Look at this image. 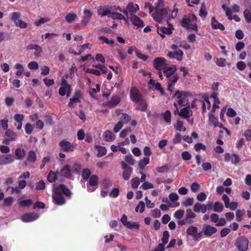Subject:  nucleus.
<instances>
[{"label": "nucleus", "mask_w": 251, "mask_h": 251, "mask_svg": "<svg viewBox=\"0 0 251 251\" xmlns=\"http://www.w3.org/2000/svg\"><path fill=\"white\" fill-rule=\"evenodd\" d=\"M183 122L180 120H177L176 125L175 126L176 129L178 131H183L186 130V128L183 127Z\"/></svg>", "instance_id": "60"}, {"label": "nucleus", "mask_w": 251, "mask_h": 251, "mask_svg": "<svg viewBox=\"0 0 251 251\" xmlns=\"http://www.w3.org/2000/svg\"><path fill=\"white\" fill-rule=\"evenodd\" d=\"M224 206L222 202L216 201L214 203L213 207V210L216 212H221L224 210Z\"/></svg>", "instance_id": "37"}, {"label": "nucleus", "mask_w": 251, "mask_h": 251, "mask_svg": "<svg viewBox=\"0 0 251 251\" xmlns=\"http://www.w3.org/2000/svg\"><path fill=\"white\" fill-rule=\"evenodd\" d=\"M13 198L12 197H9L4 199L3 206H10L13 202Z\"/></svg>", "instance_id": "62"}, {"label": "nucleus", "mask_w": 251, "mask_h": 251, "mask_svg": "<svg viewBox=\"0 0 251 251\" xmlns=\"http://www.w3.org/2000/svg\"><path fill=\"white\" fill-rule=\"evenodd\" d=\"M196 216V214L191 209H187L186 210L185 218L187 220H192L190 219H194Z\"/></svg>", "instance_id": "47"}, {"label": "nucleus", "mask_w": 251, "mask_h": 251, "mask_svg": "<svg viewBox=\"0 0 251 251\" xmlns=\"http://www.w3.org/2000/svg\"><path fill=\"white\" fill-rule=\"evenodd\" d=\"M46 188V184L43 180H40L36 184V190H43Z\"/></svg>", "instance_id": "61"}, {"label": "nucleus", "mask_w": 251, "mask_h": 251, "mask_svg": "<svg viewBox=\"0 0 251 251\" xmlns=\"http://www.w3.org/2000/svg\"><path fill=\"white\" fill-rule=\"evenodd\" d=\"M99 39L101 41H102L103 43H104L106 44H108V45H110L111 46H113V45L115 43V41L114 40H113V39L109 40L108 39H107L106 37H105L104 36H99Z\"/></svg>", "instance_id": "53"}, {"label": "nucleus", "mask_w": 251, "mask_h": 251, "mask_svg": "<svg viewBox=\"0 0 251 251\" xmlns=\"http://www.w3.org/2000/svg\"><path fill=\"white\" fill-rule=\"evenodd\" d=\"M208 120L210 124L213 125L214 126L219 122L218 119L211 113L208 114Z\"/></svg>", "instance_id": "48"}, {"label": "nucleus", "mask_w": 251, "mask_h": 251, "mask_svg": "<svg viewBox=\"0 0 251 251\" xmlns=\"http://www.w3.org/2000/svg\"><path fill=\"white\" fill-rule=\"evenodd\" d=\"M32 204V201L30 199L21 201L19 202V205L21 207H25L29 206Z\"/></svg>", "instance_id": "50"}, {"label": "nucleus", "mask_w": 251, "mask_h": 251, "mask_svg": "<svg viewBox=\"0 0 251 251\" xmlns=\"http://www.w3.org/2000/svg\"><path fill=\"white\" fill-rule=\"evenodd\" d=\"M150 162V158L149 157H144L143 159H141L138 163L139 168L140 169H143L145 166L148 165Z\"/></svg>", "instance_id": "39"}, {"label": "nucleus", "mask_w": 251, "mask_h": 251, "mask_svg": "<svg viewBox=\"0 0 251 251\" xmlns=\"http://www.w3.org/2000/svg\"><path fill=\"white\" fill-rule=\"evenodd\" d=\"M122 169L124 170L123 173V179L127 180L130 178L131 173L132 172V168L128 166L125 162L122 161L121 162Z\"/></svg>", "instance_id": "12"}, {"label": "nucleus", "mask_w": 251, "mask_h": 251, "mask_svg": "<svg viewBox=\"0 0 251 251\" xmlns=\"http://www.w3.org/2000/svg\"><path fill=\"white\" fill-rule=\"evenodd\" d=\"M95 148L98 151V153L97 155L98 157H102L106 154L107 150L105 147L99 145H96Z\"/></svg>", "instance_id": "36"}, {"label": "nucleus", "mask_w": 251, "mask_h": 251, "mask_svg": "<svg viewBox=\"0 0 251 251\" xmlns=\"http://www.w3.org/2000/svg\"><path fill=\"white\" fill-rule=\"evenodd\" d=\"M2 155V158L3 159V162H4V165L10 164L12 163L15 160V157L14 155L11 154Z\"/></svg>", "instance_id": "34"}, {"label": "nucleus", "mask_w": 251, "mask_h": 251, "mask_svg": "<svg viewBox=\"0 0 251 251\" xmlns=\"http://www.w3.org/2000/svg\"><path fill=\"white\" fill-rule=\"evenodd\" d=\"M217 231V229L209 225H204L201 233H203L206 236L210 237Z\"/></svg>", "instance_id": "14"}, {"label": "nucleus", "mask_w": 251, "mask_h": 251, "mask_svg": "<svg viewBox=\"0 0 251 251\" xmlns=\"http://www.w3.org/2000/svg\"><path fill=\"white\" fill-rule=\"evenodd\" d=\"M190 96L189 93L185 91L177 90L174 97H176L177 99V103L180 105L186 106L188 104L187 97Z\"/></svg>", "instance_id": "3"}, {"label": "nucleus", "mask_w": 251, "mask_h": 251, "mask_svg": "<svg viewBox=\"0 0 251 251\" xmlns=\"http://www.w3.org/2000/svg\"><path fill=\"white\" fill-rule=\"evenodd\" d=\"M158 33L162 37H165V34L170 35L172 33V29L170 27L162 26L157 28Z\"/></svg>", "instance_id": "25"}, {"label": "nucleus", "mask_w": 251, "mask_h": 251, "mask_svg": "<svg viewBox=\"0 0 251 251\" xmlns=\"http://www.w3.org/2000/svg\"><path fill=\"white\" fill-rule=\"evenodd\" d=\"M56 188L59 190V191L61 192L67 197H71L72 192L64 184H60L58 186H56Z\"/></svg>", "instance_id": "24"}, {"label": "nucleus", "mask_w": 251, "mask_h": 251, "mask_svg": "<svg viewBox=\"0 0 251 251\" xmlns=\"http://www.w3.org/2000/svg\"><path fill=\"white\" fill-rule=\"evenodd\" d=\"M188 235L192 236L194 240H197L201 237V232H198V228L193 226H190L186 230Z\"/></svg>", "instance_id": "13"}, {"label": "nucleus", "mask_w": 251, "mask_h": 251, "mask_svg": "<svg viewBox=\"0 0 251 251\" xmlns=\"http://www.w3.org/2000/svg\"><path fill=\"white\" fill-rule=\"evenodd\" d=\"M211 27L213 29H219L222 31H223L225 29L224 25L220 23L214 17H213L211 18Z\"/></svg>", "instance_id": "26"}, {"label": "nucleus", "mask_w": 251, "mask_h": 251, "mask_svg": "<svg viewBox=\"0 0 251 251\" xmlns=\"http://www.w3.org/2000/svg\"><path fill=\"white\" fill-rule=\"evenodd\" d=\"M97 13L98 15L100 16V17H104V16H108V17H110V15L112 13V12L108 10H105L104 7L102 6H100L98 9Z\"/></svg>", "instance_id": "32"}, {"label": "nucleus", "mask_w": 251, "mask_h": 251, "mask_svg": "<svg viewBox=\"0 0 251 251\" xmlns=\"http://www.w3.org/2000/svg\"><path fill=\"white\" fill-rule=\"evenodd\" d=\"M134 51L136 56L139 59H141L144 61H146L149 58V56L148 55L141 53L137 48H135Z\"/></svg>", "instance_id": "51"}, {"label": "nucleus", "mask_w": 251, "mask_h": 251, "mask_svg": "<svg viewBox=\"0 0 251 251\" xmlns=\"http://www.w3.org/2000/svg\"><path fill=\"white\" fill-rule=\"evenodd\" d=\"M130 116L126 113H123L121 117V120L120 121L123 122V124H127L130 120Z\"/></svg>", "instance_id": "64"}, {"label": "nucleus", "mask_w": 251, "mask_h": 251, "mask_svg": "<svg viewBox=\"0 0 251 251\" xmlns=\"http://www.w3.org/2000/svg\"><path fill=\"white\" fill-rule=\"evenodd\" d=\"M177 70V68L176 65H172L170 66H166V68L163 70V73L166 77L170 78L172 75H176V72Z\"/></svg>", "instance_id": "19"}, {"label": "nucleus", "mask_w": 251, "mask_h": 251, "mask_svg": "<svg viewBox=\"0 0 251 251\" xmlns=\"http://www.w3.org/2000/svg\"><path fill=\"white\" fill-rule=\"evenodd\" d=\"M249 242L247 238L241 237L236 240L235 245L239 251H247L249 248Z\"/></svg>", "instance_id": "9"}, {"label": "nucleus", "mask_w": 251, "mask_h": 251, "mask_svg": "<svg viewBox=\"0 0 251 251\" xmlns=\"http://www.w3.org/2000/svg\"><path fill=\"white\" fill-rule=\"evenodd\" d=\"M39 218L38 214L35 212H30L24 214L22 217V220L25 222L33 221Z\"/></svg>", "instance_id": "18"}, {"label": "nucleus", "mask_w": 251, "mask_h": 251, "mask_svg": "<svg viewBox=\"0 0 251 251\" xmlns=\"http://www.w3.org/2000/svg\"><path fill=\"white\" fill-rule=\"evenodd\" d=\"M245 19L247 23H251V8L246 9L243 12Z\"/></svg>", "instance_id": "40"}, {"label": "nucleus", "mask_w": 251, "mask_h": 251, "mask_svg": "<svg viewBox=\"0 0 251 251\" xmlns=\"http://www.w3.org/2000/svg\"><path fill=\"white\" fill-rule=\"evenodd\" d=\"M27 159L30 162H35L36 160V154L35 152L33 151H30L28 152Z\"/></svg>", "instance_id": "41"}, {"label": "nucleus", "mask_w": 251, "mask_h": 251, "mask_svg": "<svg viewBox=\"0 0 251 251\" xmlns=\"http://www.w3.org/2000/svg\"><path fill=\"white\" fill-rule=\"evenodd\" d=\"M222 8L225 11L226 15L229 20H232V11L230 8L227 7L225 4H223Z\"/></svg>", "instance_id": "43"}, {"label": "nucleus", "mask_w": 251, "mask_h": 251, "mask_svg": "<svg viewBox=\"0 0 251 251\" xmlns=\"http://www.w3.org/2000/svg\"><path fill=\"white\" fill-rule=\"evenodd\" d=\"M50 20V19L48 18H41L39 20L36 21L34 22V25L37 26H39L42 24L48 22Z\"/></svg>", "instance_id": "58"}, {"label": "nucleus", "mask_w": 251, "mask_h": 251, "mask_svg": "<svg viewBox=\"0 0 251 251\" xmlns=\"http://www.w3.org/2000/svg\"><path fill=\"white\" fill-rule=\"evenodd\" d=\"M77 18V15L75 13H68L65 16L66 21L69 23H71L74 21H75Z\"/></svg>", "instance_id": "45"}, {"label": "nucleus", "mask_w": 251, "mask_h": 251, "mask_svg": "<svg viewBox=\"0 0 251 251\" xmlns=\"http://www.w3.org/2000/svg\"><path fill=\"white\" fill-rule=\"evenodd\" d=\"M59 175L67 178H70L72 176L70 167L68 165H65L59 172Z\"/></svg>", "instance_id": "22"}, {"label": "nucleus", "mask_w": 251, "mask_h": 251, "mask_svg": "<svg viewBox=\"0 0 251 251\" xmlns=\"http://www.w3.org/2000/svg\"><path fill=\"white\" fill-rule=\"evenodd\" d=\"M225 161L226 162H231L233 164H236L240 161L239 155L235 154H230L229 153H226L225 154Z\"/></svg>", "instance_id": "16"}, {"label": "nucleus", "mask_w": 251, "mask_h": 251, "mask_svg": "<svg viewBox=\"0 0 251 251\" xmlns=\"http://www.w3.org/2000/svg\"><path fill=\"white\" fill-rule=\"evenodd\" d=\"M166 55L170 59L176 58L177 60L181 61L183 59V52L181 50H177L174 52L169 51Z\"/></svg>", "instance_id": "15"}, {"label": "nucleus", "mask_w": 251, "mask_h": 251, "mask_svg": "<svg viewBox=\"0 0 251 251\" xmlns=\"http://www.w3.org/2000/svg\"><path fill=\"white\" fill-rule=\"evenodd\" d=\"M210 218L211 222L215 223L217 226H223L226 224V220L224 218H219V215L216 213L211 214Z\"/></svg>", "instance_id": "11"}, {"label": "nucleus", "mask_w": 251, "mask_h": 251, "mask_svg": "<svg viewBox=\"0 0 251 251\" xmlns=\"http://www.w3.org/2000/svg\"><path fill=\"white\" fill-rule=\"evenodd\" d=\"M178 79L179 76L178 74L174 75L170 77V78H167L168 83L175 85L176 82L178 81Z\"/></svg>", "instance_id": "46"}, {"label": "nucleus", "mask_w": 251, "mask_h": 251, "mask_svg": "<svg viewBox=\"0 0 251 251\" xmlns=\"http://www.w3.org/2000/svg\"><path fill=\"white\" fill-rule=\"evenodd\" d=\"M25 154V151L24 149L18 148L15 150V155L18 160L24 159Z\"/></svg>", "instance_id": "35"}, {"label": "nucleus", "mask_w": 251, "mask_h": 251, "mask_svg": "<svg viewBox=\"0 0 251 251\" xmlns=\"http://www.w3.org/2000/svg\"><path fill=\"white\" fill-rule=\"evenodd\" d=\"M130 98L131 100L135 103H138L144 99L143 95L136 87H131L130 91Z\"/></svg>", "instance_id": "8"}, {"label": "nucleus", "mask_w": 251, "mask_h": 251, "mask_svg": "<svg viewBox=\"0 0 251 251\" xmlns=\"http://www.w3.org/2000/svg\"><path fill=\"white\" fill-rule=\"evenodd\" d=\"M207 14V13L205 10V5L204 3H202L201 5V7L199 11V15L201 18H205Z\"/></svg>", "instance_id": "59"}, {"label": "nucleus", "mask_w": 251, "mask_h": 251, "mask_svg": "<svg viewBox=\"0 0 251 251\" xmlns=\"http://www.w3.org/2000/svg\"><path fill=\"white\" fill-rule=\"evenodd\" d=\"M52 198L53 202L58 205H63L66 202L63 194L56 187L53 189Z\"/></svg>", "instance_id": "6"}, {"label": "nucleus", "mask_w": 251, "mask_h": 251, "mask_svg": "<svg viewBox=\"0 0 251 251\" xmlns=\"http://www.w3.org/2000/svg\"><path fill=\"white\" fill-rule=\"evenodd\" d=\"M194 201V200L193 198H187L182 202V204L183 206H184L185 207L191 206L193 204Z\"/></svg>", "instance_id": "56"}, {"label": "nucleus", "mask_w": 251, "mask_h": 251, "mask_svg": "<svg viewBox=\"0 0 251 251\" xmlns=\"http://www.w3.org/2000/svg\"><path fill=\"white\" fill-rule=\"evenodd\" d=\"M167 65V60L161 57L155 58L152 63V66L156 71H163Z\"/></svg>", "instance_id": "7"}, {"label": "nucleus", "mask_w": 251, "mask_h": 251, "mask_svg": "<svg viewBox=\"0 0 251 251\" xmlns=\"http://www.w3.org/2000/svg\"><path fill=\"white\" fill-rule=\"evenodd\" d=\"M121 99L119 97L117 96H113L111 100L108 101L106 105L110 108H112L117 106L120 102Z\"/></svg>", "instance_id": "23"}, {"label": "nucleus", "mask_w": 251, "mask_h": 251, "mask_svg": "<svg viewBox=\"0 0 251 251\" xmlns=\"http://www.w3.org/2000/svg\"><path fill=\"white\" fill-rule=\"evenodd\" d=\"M15 68L18 70L16 72L17 76H21L24 74V69L22 64L19 63L16 64L15 65Z\"/></svg>", "instance_id": "49"}, {"label": "nucleus", "mask_w": 251, "mask_h": 251, "mask_svg": "<svg viewBox=\"0 0 251 251\" xmlns=\"http://www.w3.org/2000/svg\"><path fill=\"white\" fill-rule=\"evenodd\" d=\"M113 20H125V17L121 13L116 12H112L110 17Z\"/></svg>", "instance_id": "42"}, {"label": "nucleus", "mask_w": 251, "mask_h": 251, "mask_svg": "<svg viewBox=\"0 0 251 251\" xmlns=\"http://www.w3.org/2000/svg\"><path fill=\"white\" fill-rule=\"evenodd\" d=\"M145 210V203L143 201H140L139 204L135 208L136 212L139 211L141 213H143Z\"/></svg>", "instance_id": "63"}, {"label": "nucleus", "mask_w": 251, "mask_h": 251, "mask_svg": "<svg viewBox=\"0 0 251 251\" xmlns=\"http://www.w3.org/2000/svg\"><path fill=\"white\" fill-rule=\"evenodd\" d=\"M61 87L59 89L58 93L61 96H64L65 95L67 98H69L72 93V89L71 86L68 83L66 79L62 77L61 78Z\"/></svg>", "instance_id": "2"}, {"label": "nucleus", "mask_w": 251, "mask_h": 251, "mask_svg": "<svg viewBox=\"0 0 251 251\" xmlns=\"http://www.w3.org/2000/svg\"><path fill=\"white\" fill-rule=\"evenodd\" d=\"M21 16V14L19 12H14L11 14V20L14 22L15 25L21 28H25L27 26V24L20 20L19 18Z\"/></svg>", "instance_id": "5"}, {"label": "nucleus", "mask_w": 251, "mask_h": 251, "mask_svg": "<svg viewBox=\"0 0 251 251\" xmlns=\"http://www.w3.org/2000/svg\"><path fill=\"white\" fill-rule=\"evenodd\" d=\"M155 11L152 14L153 19L159 23H161L162 20L167 17L168 11L167 8H157Z\"/></svg>", "instance_id": "4"}, {"label": "nucleus", "mask_w": 251, "mask_h": 251, "mask_svg": "<svg viewBox=\"0 0 251 251\" xmlns=\"http://www.w3.org/2000/svg\"><path fill=\"white\" fill-rule=\"evenodd\" d=\"M139 106L136 108V109L141 111H146L148 107V104L144 99L139 101Z\"/></svg>", "instance_id": "38"}, {"label": "nucleus", "mask_w": 251, "mask_h": 251, "mask_svg": "<svg viewBox=\"0 0 251 251\" xmlns=\"http://www.w3.org/2000/svg\"><path fill=\"white\" fill-rule=\"evenodd\" d=\"M162 115L164 120L167 123H169L171 122V113L170 111L169 110H166L164 113L162 114Z\"/></svg>", "instance_id": "52"}, {"label": "nucleus", "mask_w": 251, "mask_h": 251, "mask_svg": "<svg viewBox=\"0 0 251 251\" xmlns=\"http://www.w3.org/2000/svg\"><path fill=\"white\" fill-rule=\"evenodd\" d=\"M5 136L11 141H16L18 137L17 133L11 129H7L5 131Z\"/></svg>", "instance_id": "33"}, {"label": "nucleus", "mask_w": 251, "mask_h": 251, "mask_svg": "<svg viewBox=\"0 0 251 251\" xmlns=\"http://www.w3.org/2000/svg\"><path fill=\"white\" fill-rule=\"evenodd\" d=\"M193 210L195 212H200L201 211L202 213H204L207 210V207L205 204L197 202L194 205Z\"/></svg>", "instance_id": "28"}, {"label": "nucleus", "mask_w": 251, "mask_h": 251, "mask_svg": "<svg viewBox=\"0 0 251 251\" xmlns=\"http://www.w3.org/2000/svg\"><path fill=\"white\" fill-rule=\"evenodd\" d=\"M192 115V111L190 110L189 106L182 108L179 112V116L183 119L187 120L189 122V118Z\"/></svg>", "instance_id": "17"}, {"label": "nucleus", "mask_w": 251, "mask_h": 251, "mask_svg": "<svg viewBox=\"0 0 251 251\" xmlns=\"http://www.w3.org/2000/svg\"><path fill=\"white\" fill-rule=\"evenodd\" d=\"M216 65L220 67H225L226 64V59L223 58H217L216 59Z\"/></svg>", "instance_id": "57"}, {"label": "nucleus", "mask_w": 251, "mask_h": 251, "mask_svg": "<svg viewBox=\"0 0 251 251\" xmlns=\"http://www.w3.org/2000/svg\"><path fill=\"white\" fill-rule=\"evenodd\" d=\"M59 146L61 151L67 152L74 151L75 148L74 144L65 139L61 141Z\"/></svg>", "instance_id": "10"}, {"label": "nucleus", "mask_w": 251, "mask_h": 251, "mask_svg": "<svg viewBox=\"0 0 251 251\" xmlns=\"http://www.w3.org/2000/svg\"><path fill=\"white\" fill-rule=\"evenodd\" d=\"M98 182V177L96 175L90 176L89 181V185L91 187L97 186Z\"/></svg>", "instance_id": "44"}, {"label": "nucleus", "mask_w": 251, "mask_h": 251, "mask_svg": "<svg viewBox=\"0 0 251 251\" xmlns=\"http://www.w3.org/2000/svg\"><path fill=\"white\" fill-rule=\"evenodd\" d=\"M140 184V178L138 177H135L131 179V185L133 189H136Z\"/></svg>", "instance_id": "55"}, {"label": "nucleus", "mask_w": 251, "mask_h": 251, "mask_svg": "<svg viewBox=\"0 0 251 251\" xmlns=\"http://www.w3.org/2000/svg\"><path fill=\"white\" fill-rule=\"evenodd\" d=\"M58 175V171L56 172L50 171L47 176V180L50 182H54L57 179Z\"/></svg>", "instance_id": "30"}, {"label": "nucleus", "mask_w": 251, "mask_h": 251, "mask_svg": "<svg viewBox=\"0 0 251 251\" xmlns=\"http://www.w3.org/2000/svg\"><path fill=\"white\" fill-rule=\"evenodd\" d=\"M169 233L168 231L166 230L163 232V236L161 238V241L162 242V244H163L165 246L168 242L169 238Z\"/></svg>", "instance_id": "54"}, {"label": "nucleus", "mask_w": 251, "mask_h": 251, "mask_svg": "<svg viewBox=\"0 0 251 251\" xmlns=\"http://www.w3.org/2000/svg\"><path fill=\"white\" fill-rule=\"evenodd\" d=\"M126 9L128 12L130 13L131 16L132 15H134V13L139 10V7L137 4H134L132 2H130L127 4Z\"/></svg>", "instance_id": "27"}, {"label": "nucleus", "mask_w": 251, "mask_h": 251, "mask_svg": "<svg viewBox=\"0 0 251 251\" xmlns=\"http://www.w3.org/2000/svg\"><path fill=\"white\" fill-rule=\"evenodd\" d=\"M130 20L132 24L137 26V28L143 27L145 26L144 22L137 16L135 15H132L130 17Z\"/></svg>", "instance_id": "21"}, {"label": "nucleus", "mask_w": 251, "mask_h": 251, "mask_svg": "<svg viewBox=\"0 0 251 251\" xmlns=\"http://www.w3.org/2000/svg\"><path fill=\"white\" fill-rule=\"evenodd\" d=\"M83 13L84 16L81 21V24L82 25L86 26L90 22L92 17L93 13L90 10L86 9H84Z\"/></svg>", "instance_id": "20"}, {"label": "nucleus", "mask_w": 251, "mask_h": 251, "mask_svg": "<svg viewBox=\"0 0 251 251\" xmlns=\"http://www.w3.org/2000/svg\"><path fill=\"white\" fill-rule=\"evenodd\" d=\"M197 22L196 16L193 14H189L184 16L181 22V25L188 30L198 31Z\"/></svg>", "instance_id": "1"}, {"label": "nucleus", "mask_w": 251, "mask_h": 251, "mask_svg": "<svg viewBox=\"0 0 251 251\" xmlns=\"http://www.w3.org/2000/svg\"><path fill=\"white\" fill-rule=\"evenodd\" d=\"M103 137L105 141L112 142L115 139V136L110 130H108L104 132Z\"/></svg>", "instance_id": "31"}, {"label": "nucleus", "mask_w": 251, "mask_h": 251, "mask_svg": "<svg viewBox=\"0 0 251 251\" xmlns=\"http://www.w3.org/2000/svg\"><path fill=\"white\" fill-rule=\"evenodd\" d=\"M27 49L35 50L34 55L37 57H39L41 55V53L42 52V48L40 46H39L38 45L31 44L27 46Z\"/></svg>", "instance_id": "29"}]
</instances>
